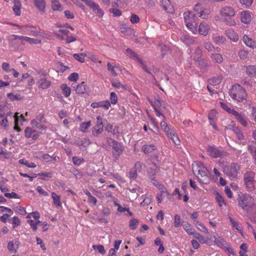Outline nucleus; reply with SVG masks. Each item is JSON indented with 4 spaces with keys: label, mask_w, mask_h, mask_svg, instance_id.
Returning <instances> with one entry per match:
<instances>
[{
    "label": "nucleus",
    "mask_w": 256,
    "mask_h": 256,
    "mask_svg": "<svg viewBox=\"0 0 256 256\" xmlns=\"http://www.w3.org/2000/svg\"><path fill=\"white\" fill-rule=\"evenodd\" d=\"M184 18L186 27L193 33L197 32L198 18L192 12H186L184 13Z\"/></svg>",
    "instance_id": "obj_1"
},
{
    "label": "nucleus",
    "mask_w": 256,
    "mask_h": 256,
    "mask_svg": "<svg viewBox=\"0 0 256 256\" xmlns=\"http://www.w3.org/2000/svg\"><path fill=\"white\" fill-rule=\"evenodd\" d=\"M230 94L232 99L238 102L243 101L247 98L246 90L238 84L232 86L230 90Z\"/></svg>",
    "instance_id": "obj_2"
},
{
    "label": "nucleus",
    "mask_w": 256,
    "mask_h": 256,
    "mask_svg": "<svg viewBox=\"0 0 256 256\" xmlns=\"http://www.w3.org/2000/svg\"><path fill=\"white\" fill-rule=\"evenodd\" d=\"M220 104L222 108L230 114H232L234 116L235 118H236L242 125L244 127L248 126V122L247 118L244 114H242L241 112L240 113L233 109H231L224 102H220Z\"/></svg>",
    "instance_id": "obj_3"
},
{
    "label": "nucleus",
    "mask_w": 256,
    "mask_h": 256,
    "mask_svg": "<svg viewBox=\"0 0 256 256\" xmlns=\"http://www.w3.org/2000/svg\"><path fill=\"white\" fill-rule=\"evenodd\" d=\"M240 166L238 164L233 162L230 165L224 166L223 171L225 174L232 180L237 178Z\"/></svg>",
    "instance_id": "obj_4"
},
{
    "label": "nucleus",
    "mask_w": 256,
    "mask_h": 256,
    "mask_svg": "<svg viewBox=\"0 0 256 256\" xmlns=\"http://www.w3.org/2000/svg\"><path fill=\"white\" fill-rule=\"evenodd\" d=\"M206 150L208 155L213 158H224L228 156L227 152L214 145L208 146Z\"/></svg>",
    "instance_id": "obj_5"
},
{
    "label": "nucleus",
    "mask_w": 256,
    "mask_h": 256,
    "mask_svg": "<svg viewBox=\"0 0 256 256\" xmlns=\"http://www.w3.org/2000/svg\"><path fill=\"white\" fill-rule=\"evenodd\" d=\"M238 204L244 210H248L254 204V199L250 195L245 194L240 197Z\"/></svg>",
    "instance_id": "obj_6"
},
{
    "label": "nucleus",
    "mask_w": 256,
    "mask_h": 256,
    "mask_svg": "<svg viewBox=\"0 0 256 256\" xmlns=\"http://www.w3.org/2000/svg\"><path fill=\"white\" fill-rule=\"evenodd\" d=\"M125 54L130 58L134 59V60L138 62L142 68L147 73L151 74L147 66L145 64L144 61L140 58L134 51L130 48H127L126 50Z\"/></svg>",
    "instance_id": "obj_7"
},
{
    "label": "nucleus",
    "mask_w": 256,
    "mask_h": 256,
    "mask_svg": "<svg viewBox=\"0 0 256 256\" xmlns=\"http://www.w3.org/2000/svg\"><path fill=\"white\" fill-rule=\"evenodd\" d=\"M23 36H20L15 34L10 36L8 38L10 46L14 49H17L20 44H23Z\"/></svg>",
    "instance_id": "obj_8"
},
{
    "label": "nucleus",
    "mask_w": 256,
    "mask_h": 256,
    "mask_svg": "<svg viewBox=\"0 0 256 256\" xmlns=\"http://www.w3.org/2000/svg\"><path fill=\"white\" fill-rule=\"evenodd\" d=\"M194 54H197L198 57L196 58L194 56L193 59L196 61V65L200 69H205L208 66V60L201 58L202 52L200 49L198 48L196 50Z\"/></svg>",
    "instance_id": "obj_9"
},
{
    "label": "nucleus",
    "mask_w": 256,
    "mask_h": 256,
    "mask_svg": "<svg viewBox=\"0 0 256 256\" xmlns=\"http://www.w3.org/2000/svg\"><path fill=\"white\" fill-rule=\"evenodd\" d=\"M220 14L224 17H232L235 14V11L234 8L230 6H225L220 10Z\"/></svg>",
    "instance_id": "obj_10"
},
{
    "label": "nucleus",
    "mask_w": 256,
    "mask_h": 256,
    "mask_svg": "<svg viewBox=\"0 0 256 256\" xmlns=\"http://www.w3.org/2000/svg\"><path fill=\"white\" fill-rule=\"evenodd\" d=\"M24 133L25 136L26 138H32L34 140H36L39 136V133L31 128H26L24 130Z\"/></svg>",
    "instance_id": "obj_11"
},
{
    "label": "nucleus",
    "mask_w": 256,
    "mask_h": 256,
    "mask_svg": "<svg viewBox=\"0 0 256 256\" xmlns=\"http://www.w3.org/2000/svg\"><path fill=\"white\" fill-rule=\"evenodd\" d=\"M91 106L93 108H102L108 110L110 106V103L108 100L100 101L99 102H93L91 104Z\"/></svg>",
    "instance_id": "obj_12"
},
{
    "label": "nucleus",
    "mask_w": 256,
    "mask_h": 256,
    "mask_svg": "<svg viewBox=\"0 0 256 256\" xmlns=\"http://www.w3.org/2000/svg\"><path fill=\"white\" fill-rule=\"evenodd\" d=\"M34 6L42 14H44L46 12V2L44 0H32Z\"/></svg>",
    "instance_id": "obj_13"
},
{
    "label": "nucleus",
    "mask_w": 256,
    "mask_h": 256,
    "mask_svg": "<svg viewBox=\"0 0 256 256\" xmlns=\"http://www.w3.org/2000/svg\"><path fill=\"white\" fill-rule=\"evenodd\" d=\"M153 164L156 167V168H150L147 170L148 175L152 184L153 182H157L156 180L155 176L156 172H158V169L159 170V168L156 166V163H153Z\"/></svg>",
    "instance_id": "obj_14"
},
{
    "label": "nucleus",
    "mask_w": 256,
    "mask_h": 256,
    "mask_svg": "<svg viewBox=\"0 0 256 256\" xmlns=\"http://www.w3.org/2000/svg\"><path fill=\"white\" fill-rule=\"evenodd\" d=\"M112 147L113 149V156L116 158H118L122 154L123 150L122 146L120 143L117 142L116 144L112 145Z\"/></svg>",
    "instance_id": "obj_15"
},
{
    "label": "nucleus",
    "mask_w": 256,
    "mask_h": 256,
    "mask_svg": "<svg viewBox=\"0 0 256 256\" xmlns=\"http://www.w3.org/2000/svg\"><path fill=\"white\" fill-rule=\"evenodd\" d=\"M105 130L108 132L111 133L114 136H116V137L118 136L120 133L118 126H115L114 128L113 126L110 124H106Z\"/></svg>",
    "instance_id": "obj_16"
},
{
    "label": "nucleus",
    "mask_w": 256,
    "mask_h": 256,
    "mask_svg": "<svg viewBox=\"0 0 256 256\" xmlns=\"http://www.w3.org/2000/svg\"><path fill=\"white\" fill-rule=\"evenodd\" d=\"M210 27L206 22H202L198 28V32L203 36H206L208 34Z\"/></svg>",
    "instance_id": "obj_17"
},
{
    "label": "nucleus",
    "mask_w": 256,
    "mask_h": 256,
    "mask_svg": "<svg viewBox=\"0 0 256 256\" xmlns=\"http://www.w3.org/2000/svg\"><path fill=\"white\" fill-rule=\"evenodd\" d=\"M252 20L251 14L248 11H242L241 12V20L246 24L250 23Z\"/></svg>",
    "instance_id": "obj_18"
},
{
    "label": "nucleus",
    "mask_w": 256,
    "mask_h": 256,
    "mask_svg": "<svg viewBox=\"0 0 256 256\" xmlns=\"http://www.w3.org/2000/svg\"><path fill=\"white\" fill-rule=\"evenodd\" d=\"M104 130V125L101 124H96V126L92 128V134L94 136H98Z\"/></svg>",
    "instance_id": "obj_19"
},
{
    "label": "nucleus",
    "mask_w": 256,
    "mask_h": 256,
    "mask_svg": "<svg viewBox=\"0 0 256 256\" xmlns=\"http://www.w3.org/2000/svg\"><path fill=\"white\" fill-rule=\"evenodd\" d=\"M244 42L248 47L252 48H256V42L247 35L243 36Z\"/></svg>",
    "instance_id": "obj_20"
},
{
    "label": "nucleus",
    "mask_w": 256,
    "mask_h": 256,
    "mask_svg": "<svg viewBox=\"0 0 256 256\" xmlns=\"http://www.w3.org/2000/svg\"><path fill=\"white\" fill-rule=\"evenodd\" d=\"M255 174L253 172L246 171L244 175V182H254Z\"/></svg>",
    "instance_id": "obj_21"
},
{
    "label": "nucleus",
    "mask_w": 256,
    "mask_h": 256,
    "mask_svg": "<svg viewBox=\"0 0 256 256\" xmlns=\"http://www.w3.org/2000/svg\"><path fill=\"white\" fill-rule=\"evenodd\" d=\"M225 32L228 37L234 42H236L238 40V34L233 30L228 29Z\"/></svg>",
    "instance_id": "obj_22"
},
{
    "label": "nucleus",
    "mask_w": 256,
    "mask_h": 256,
    "mask_svg": "<svg viewBox=\"0 0 256 256\" xmlns=\"http://www.w3.org/2000/svg\"><path fill=\"white\" fill-rule=\"evenodd\" d=\"M14 6L12 7V10L16 15L18 16L21 14V2L20 0H14Z\"/></svg>",
    "instance_id": "obj_23"
},
{
    "label": "nucleus",
    "mask_w": 256,
    "mask_h": 256,
    "mask_svg": "<svg viewBox=\"0 0 256 256\" xmlns=\"http://www.w3.org/2000/svg\"><path fill=\"white\" fill-rule=\"evenodd\" d=\"M160 2L164 10L168 12H172V6L169 0H161Z\"/></svg>",
    "instance_id": "obj_24"
},
{
    "label": "nucleus",
    "mask_w": 256,
    "mask_h": 256,
    "mask_svg": "<svg viewBox=\"0 0 256 256\" xmlns=\"http://www.w3.org/2000/svg\"><path fill=\"white\" fill-rule=\"evenodd\" d=\"M211 58L216 63L220 64L223 62V57L222 55L218 53L213 52L210 56Z\"/></svg>",
    "instance_id": "obj_25"
},
{
    "label": "nucleus",
    "mask_w": 256,
    "mask_h": 256,
    "mask_svg": "<svg viewBox=\"0 0 256 256\" xmlns=\"http://www.w3.org/2000/svg\"><path fill=\"white\" fill-rule=\"evenodd\" d=\"M134 166H135V168L130 170L128 172L130 178L134 180L137 178V176H138L137 172H136V168H138L139 167H140V163L136 162Z\"/></svg>",
    "instance_id": "obj_26"
},
{
    "label": "nucleus",
    "mask_w": 256,
    "mask_h": 256,
    "mask_svg": "<svg viewBox=\"0 0 256 256\" xmlns=\"http://www.w3.org/2000/svg\"><path fill=\"white\" fill-rule=\"evenodd\" d=\"M204 47L208 52H219L220 48L218 47H214V46L210 42H206L204 44Z\"/></svg>",
    "instance_id": "obj_27"
},
{
    "label": "nucleus",
    "mask_w": 256,
    "mask_h": 256,
    "mask_svg": "<svg viewBox=\"0 0 256 256\" xmlns=\"http://www.w3.org/2000/svg\"><path fill=\"white\" fill-rule=\"evenodd\" d=\"M50 82L44 78L40 79L38 82V86L43 89L48 88L50 86Z\"/></svg>",
    "instance_id": "obj_28"
},
{
    "label": "nucleus",
    "mask_w": 256,
    "mask_h": 256,
    "mask_svg": "<svg viewBox=\"0 0 256 256\" xmlns=\"http://www.w3.org/2000/svg\"><path fill=\"white\" fill-rule=\"evenodd\" d=\"M184 229L190 235H192L196 230L188 222H182V224Z\"/></svg>",
    "instance_id": "obj_29"
},
{
    "label": "nucleus",
    "mask_w": 256,
    "mask_h": 256,
    "mask_svg": "<svg viewBox=\"0 0 256 256\" xmlns=\"http://www.w3.org/2000/svg\"><path fill=\"white\" fill-rule=\"evenodd\" d=\"M91 9L97 16L100 18L103 16L104 14V11L102 8H100V6L98 4H96Z\"/></svg>",
    "instance_id": "obj_30"
},
{
    "label": "nucleus",
    "mask_w": 256,
    "mask_h": 256,
    "mask_svg": "<svg viewBox=\"0 0 256 256\" xmlns=\"http://www.w3.org/2000/svg\"><path fill=\"white\" fill-rule=\"evenodd\" d=\"M86 84L85 82H82L80 84H78L75 88L76 93L78 94H83L86 91Z\"/></svg>",
    "instance_id": "obj_31"
},
{
    "label": "nucleus",
    "mask_w": 256,
    "mask_h": 256,
    "mask_svg": "<svg viewBox=\"0 0 256 256\" xmlns=\"http://www.w3.org/2000/svg\"><path fill=\"white\" fill-rule=\"evenodd\" d=\"M142 150L144 154H148L156 150V146L153 144H146L143 146Z\"/></svg>",
    "instance_id": "obj_32"
},
{
    "label": "nucleus",
    "mask_w": 256,
    "mask_h": 256,
    "mask_svg": "<svg viewBox=\"0 0 256 256\" xmlns=\"http://www.w3.org/2000/svg\"><path fill=\"white\" fill-rule=\"evenodd\" d=\"M210 14V11L208 9L206 8H204L201 12L198 13L196 15L197 17L200 18L202 19H208V16Z\"/></svg>",
    "instance_id": "obj_33"
},
{
    "label": "nucleus",
    "mask_w": 256,
    "mask_h": 256,
    "mask_svg": "<svg viewBox=\"0 0 256 256\" xmlns=\"http://www.w3.org/2000/svg\"><path fill=\"white\" fill-rule=\"evenodd\" d=\"M52 198L53 200L54 205L57 207H60L62 206V203L60 202V196L52 192Z\"/></svg>",
    "instance_id": "obj_34"
},
{
    "label": "nucleus",
    "mask_w": 256,
    "mask_h": 256,
    "mask_svg": "<svg viewBox=\"0 0 256 256\" xmlns=\"http://www.w3.org/2000/svg\"><path fill=\"white\" fill-rule=\"evenodd\" d=\"M180 40L184 43L187 45H191L194 43V40L191 36H182L180 38Z\"/></svg>",
    "instance_id": "obj_35"
},
{
    "label": "nucleus",
    "mask_w": 256,
    "mask_h": 256,
    "mask_svg": "<svg viewBox=\"0 0 256 256\" xmlns=\"http://www.w3.org/2000/svg\"><path fill=\"white\" fill-rule=\"evenodd\" d=\"M192 236L194 238L198 239L201 244H206L208 242V238H205L202 236L196 231L194 232Z\"/></svg>",
    "instance_id": "obj_36"
},
{
    "label": "nucleus",
    "mask_w": 256,
    "mask_h": 256,
    "mask_svg": "<svg viewBox=\"0 0 256 256\" xmlns=\"http://www.w3.org/2000/svg\"><path fill=\"white\" fill-rule=\"evenodd\" d=\"M214 242L220 248H225L226 242L224 238L219 236L218 238L214 237Z\"/></svg>",
    "instance_id": "obj_37"
},
{
    "label": "nucleus",
    "mask_w": 256,
    "mask_h": 256,
    "mask_svg": "<svg viewBox=\"0 0 256 256\" xmlns=\"http://www.w3.org/2000/svg\"><path fill=\"white\" fill-rule=\"evenodd\" d=\"M86 56V54L85 52L74 54H73V57L74 58V59L82 63L84 62V58Z\"/></svg>",
    "instance_id": "obj_38"
},
{
    "label": "nucleus",
    "mask_w": 256,
    "mask_h": 256,
    "mask_svg": "<svg viewBox=\"0 0 256 256\" xmlns=\"http://www.w3.org/2000/svg\"><path fill=\"white\" fill-rule=\"evenodd\" d=\"M194 224L196 225L197 228L200 231L204 232L206 234H208V230L207 228L204 226V225L200 222L197 220H194L193 222Z\"/></svg>",
    "instance_id": "obj_39"
},
{
    "label": "nucleus",
    "mask_w": 256,
    "mask_h": 256,
    "mask_svg": "<svg viewBox=\"0 0 256 256\" xmlns=\"http://www.w3.org/2000/svg\"><path fill=\"white\" fill-rule=\"evenodd\" d=\"M246 72L248 76H253L256 74V67L254 66H248L246 68Z\"/></svg>",
    "instance_id": "obj_40"
},
{
    "label": "nucleus",
    "mask_w": 256,
    "mask_h": 256,
    "mask_svg": "<svg viewBox=\"0 0 256 256\" xmlns=\"http://www.w3.org/2000/svg\"><path fill=\"white\" fill-rule=\"evenodd\" d=\"M24 41H26L30 44H38L41 42V40L38 39H34L28 36H23Z\"/></svg>",
    "instance_id": "obj_41"
},
{
    "label": "nucleus",
    "mask_w": 256,
    "mask_h": 256,
    "mask_svg": "<svg viewBox=\"0 0 256 256\" xmlns=\"http://www.w3.org/2000/svg\"><path fill=\"white\" fill-rule=\"evenodd\" d=\"M232 130L236 134L239 140H243L244 136L242 130L236 126L233 127Z\"/></svg>",
    "instance_id": "obj_42"
},
{
    "label": "nucleus",
    "mask_w": 256,
    "mask_h": 256,
    "mask_svg": "<svg viewBox=\"0 0 256 256\" xmlns=\"http://www.w3.org/2000/svg\"><path fill=\"white\" fill-rule=\"evenodd\" d=\"M61 88L62 90V93L66 97H68L71 93L70 88L68 87L66 84H62L61 86Z\"/></svg>",
    "instance_id": "obj_43"
},
{
    "label": "nucleus",
    "mask_w": 256,
    "mask_h": 256,
    "mask_svg": "<svg viewBox=\"0 0 256 256\" xmlns=\"http://www.w3.org/2000/svg\"><path fill=\"white\" fill-rule=\"evenodd\" d=\"M212 40L215 43L219 45L224 44L226 41L225 38L220 36H214Z\"/></svg>",
    "instance_id": "obj_44"
},
{
    "label": "nucleus",
    "mask_w": 256,
    "mask_h": 256,
    "mask_svg": "<svg viewBox=\"0 0 256 256\" xmlns=\"http://www.w3.org/2000/svg\"><path fill=\"white\" fill-rule=\"evenodd\" d=\"M222 78L221 76H214L209 80L210 83L216 86L220 83Z\"/></svg>",
    "instance_id": "obj_45"
},
{
    "label": "nucleus",
    "mask_w": 256,
    "mask_h": 256,
    "mask_svg": "<svg viewBox=\"0 0 256 256\" xmlns=\"http://www.w3.org/2000/svg\"><path fill=\"white\" fill-rule=\"evenodd\" d=\"M216 198L220 207H222L223 205H226V203L224 198L219 193H216Z\"/></svg>",
    "instance_id": "obj_46"
},
{
    "label": "nucleus",
    "mask_w": 256,
    "mask_h": 256,
    "mask_svg": "<svg viewBox=\"0 0 256 256\" xmlns=\"http://www.w3.org/2000/svg\"><path fill=\"white\" fill-rule=\"evenodd\" d=\"M112 85L116 88H122L124 90L126 88L125 86L121 84L120 82L116 79L112 80Z\"/></svg>",
    "instance_id": "obj_47"
},
{
    "label": "nucleus",
    "mask_w": 256,
    "mask_h": 256,
    "mask_svg": "<svg viewBox=\"0 0 256 256\" xmlns=\"http://www.w3.org/2000/svg\"><path fill=\"white\" fill-rule=\"evenodd\" d=\"M248 149L250 153L252 154L254 160L256 162V147L252 145H248Z\"/></svg>",
    "instance_id": "obj_48"
},
{
    "label": "nucleus",
    "mask_w": 256,
    "mask_h": 256,
    "mask_svg": "<svg viewBox=\"0 0 256 256\" xmlns=\"http://www.w3.org/2000/svg\"><path fill=\"white\" fill-rule=\"evenodd\" d=\"M139 222L136 218H132L130 220L129 222V227L130 230H135L137 228Z\"/></svg>",
    "instance_id": "obj_49"
},
{
    "label": "nucleus",
    "mask_w": 256,
    "mask_h": 256,
    "mask_svg": "<svg viewBox=\"0 0 256 256\" xmlns=\"http://www.w3.org/2000/svg\"><path fill=\"white\" fill-rule=\"evenodd\" d=\"M153 184L158 188L161 192V194H162L166 193L168 196L169 195V193L167 192L166 188L162 184H160L158 182H153Z\"/></svg>",
    "instance_id": "obj_50"
},
{
    "label": "nucleus",
    "mask_w": 256,
    "mask_h": 256,
    "mask_svg": "<svg viewBox=\"0 0 256 256\" xmlns=\"http://www.w3.org/2000/svg\"><path fill=\"white\" fill-rule=\"evenodd\" d=\"M248 52L244 50H241L238 52V56L240 59L246 60L248 57Z\"/></svg>",
    "instance_id": "obj_51"
},
{
    "label": "nucleus",
    "mask_w": 256,
    "mask_h": 256,
    "mask_svg": "<svg viewBox=\"0 0 256 256\" xmlns=\"http://www.w3.org/2000/svg\"><path fill=\"white\" fill-rule=\"evenodd\" d=\"M42 158V160L46 162L55 161L56 160V157L50 156L48 154H43Z\"/></svg>",
    "instance_id": "obj_52"
},
{
    "label": "nucleus",
    "mask_w": 256,
    "mask_h": 256,
    "mask_svg": "<svg viewBox=\"0 0 256 256\" xmlns=\"http://www.w3.org/2000/svg\"><path fill=\"white\" fill-rule=\"evenodd\" d=\"M7 96L12 101L15 100H20L21 99L20 96V94H14L13 93H8Z\"/></svg>",
    "instance_id": "obj_53"
},
{
    "label": "nucleus",
    "mask_w": 256,
    "mask_h": 256,
    "mask_svg": "<svg viewBox=\"0 0 256 256\" xmlns=\"http://www.w3.org/2000/svg\"><path fill=\"white\" fill-rule=\"evenodd\" d=\"M204 8L203 6H202L201 4H196L192 12L196 16L200 12H202V10Z\"/></svg>",
    "instance_id": "obj_54"
},
{
    "label": "nucleus",
    "mask_w": 256,
    "mask_h": 256,
    "mask_svg": "<svg viewBox=\"0 0 256 256\" xmlns=\"http://www.w3.org/2000/svg\"><path fill=\"white\" fill-rule=\"evenodd\" d=\"M107 66H108V70L111 72L112 74L114 76H117L118 74L116 72V71L114 70V68H116V66H112V64L110 62H108Z\"/></svg>",
    "instance_id": "obj_55"
},
{
    "label": "nucleus",
    "mask_w": 256,
    "mask_h": 256,
    "mask_svg": "<svg viewBox=\"0 0 256 256\" xmlns=\"http://www.w3.org/2000/svg\"><path fill=\"white\" fill-rule=\"evenodd\" d=\"M91 126V122L88 121V122H82L80 126L82 129V132H86V130L89 128V127Z\"/></svg>",
    "instance_id": "obj_56"
},
{
    "label": "nucleus",
    "mask_w": 256,
    "mask_h": 256,
    "mask_svg": "<svg viewBox=\"0 0 256 256\" xmlns=\"http://www.w3.org/2000/svg\"><path fill=\"white\" fill-rule=\"evenodd\" d=\"M92 248L94 250H98L101 254H104L106 253V250L102 245H93Z\"/></svg>",
    "instance_id": "obj_57"
},
{
    "label": "nucleus",
    "mask_w": 256,
    "mask_h": 256,
    "mask_svg": "<svg viewBox=\"0 0 256 256\" xmlns=\"http://www.w3.org/2000/svg\"><path fill=\"white\" fill-rule=\"evenodd\" d=\"M18 114V113L16 112L14 116V130H17L18 132H20L21 130L18 126V120H19Z\"/></svg>",
    "instance_id": "obj_58"
},
{
    "label": "nucleus",
    "mask_w": 256,
    "mask_h": 256,
    "mask_svg": "<svg viewBox=\"0 0 256 256\" xmlns=\"http://www.w3.org/2000/svg\"><path fill=\"white\" fill-rule=\"evenodd\" d=\"M17 246H18L17 244ZM18 248V246H16V248L14 247L13 242L10 241L8 244V248L9 250L11 251L12 252L16 253V249Z\"/></svg>",
    "instance_id": "obj_59"
},
{
    "label": "nucleus",
    "mask_w": 256,
    "mask_h": 256,
    "mask_svg": "<svg viewBox=\"0 0 256 256\" xmlns=\"http://www.w3.org/2000/svg\"><path fill=\"white\" fill-rule=\"evenodd\" d=\"M52 8L54 10H60L62 11L63 8H62V6L59 2L52 4Z\"/></svg>",
    "instance_id": "obj_60"
},
{
    "label": "nucleus",
    "mask_w": 256,
    "mask_h": 256,
    "mask_svg": "<svg viewBox=\"0 0 256 256\" xmlns=\"http://www.w3.org/2000/svg\"><path fill=\"white\" fill-rule=\"evenodd\" d=\"M217 112L215 110H212L208 114V120L210 122L214 121Z\"/></svg>",
    "instance_id": "obj_61"
},
{
    "label": "nucleus",
    "mask_w": 256,
    "mask_h": 256,
    "mask_svg": "<svg viewBox=\"0 0 256 256\" xmlns=\"http://www.w3.org/2000/svg\"><path fill=\"white\" fill-rule=\"evenodd\" d=\"M110 100L111 104H115L118 102V98L115 92H111L110 94Z\"/></svg>",
    "instance_id": "obj_62"
},
{
    "label": "nucleus",
    "mask_w": 256,
    "mask_h": 256,
    "mask_svg": "<svg viewBox=\"0 0 256 256\" xmlns=\"http://www.w3.org/2000/svg\"><path fill=\"white\" fill-rule=\"evenodd\" d=\"M244 184L248 191L252 192L254 190L255 188L254 182H246Z\"/></svg>",
    "instance_id": "obj_63"
},
{
    "label": "nucleus",
    "mask_w": 256,
    "mask_h": 256,
    "mask_svg": "<svg viewBox=\"0 0 256 256\" xmlns=\"http://www.w3.org/2000/svg\"><path fill=\"white\" fill-rule=\"evenodd\" d=\"M78 78V74L76 72H73L70 75L68 79L71 82H76Z\"/></svg>",
    "instance_id": "obj_64"
}]
</instances>
